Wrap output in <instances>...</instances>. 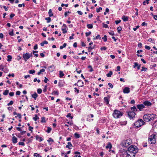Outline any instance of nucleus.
I'll return each instance as SVG.
<instances>
[{"instance_id": "6", "label": "nucleus", "mask_w": 157, "mask_h": 157, "mask_svg": "<svg viewBox=\"0 0 157 157\" xmlns=\"http://www.w3.org/2000/svg\"><path fill=\"white\" fill-rule=\"evenodd\" d=\"M132 143V141L131 140L128 139L126 140H123L122 143V146L127 147Z\"/></svg>"}, {"instance_id": "56", "label": "nucleus", "mask_w": 157, "mask_h": 157, "mask_svg": "<svg viewBox=\"0 0 157 157\" xmlns=\"http://www.w3.org/2000/svg\"><path fill=\"white\" fill-rule=\"evenodd\" d=\"M9 94L10 96H13L14 95V93L13 92H10Z\"/></svg>"}, {"instance_id": "48", "label": "nucleus", "mask_w": 157, "mask_h": 157, "mask_svg": "<svg viewBox=\"0 0 157 157\" xmlns=\"http://www.w3.org/2000/svg\"><path fill=\"white\" fill-rule=\"evenodd\" d=\"M62 30L63 33H65L67 32V31L65 29H62Z\"/></svg>"}, {"instance_id": "35", "label": "nucleus", "mask_w": 157, "mask_h": 157, "mask_svg": "<svg viewBox=\"0 0 157 157\" xmlns=\"http://www.w3.org/2000/svg\"><path fill=\"white\" fill-rule=\"evenodd\" d=\"M47 128H48V129H47V131H46V132H47L48 133H49L51 132V131L52 130V128H50V127H48Z\"/></svg>"}, {"instance_id": "23", "label": "nucleus", "mask_w": 157, "mask_h": 157, "mask_svg": "<svg viewBox=\"0 0 157 157\" xmlns=\"http://www.w3.org/2000/svg\"><path fill=\"white\" fill-rule=\"evenodd\" d=\"M8 59L7 60L8 61H10L12 59V57L10 55H8L7 56Z\"/></svg>"}, {"instance_id": "1", "label": "nucleus", "mask_w": 157, "mask_h": 157, "mask_svg": "<svg viewBox=\"0 0 157 157\" xmlns=\"http://www.w3.org/2000/svg\"><path fill=\"white\" fill-rule=\"evenodd\" d=\"M156 116V115L153 113L147 114L144 116L143 119L146 122H149L154 120Z\"/></svg>"}, {"instance_id": "12", "label": "nucleus", "mask_w": 157, "mask_h": 157, "mask_svg": "<svg viewBox=\"0 0 157 157\" xmlns=\"http://www.w3.org/2000/svg\"><path fill=\"white\" fill-rule=\"evenodd\" d=\"M73 146L71 143L70 142H68L67 143V145H66V147L68 148L69 149H71L72 148Z\"/></svg>"}, {"instance_id": "28", "label": "nucleus", "mask_w": 157, "mask_h": 157, "mask_svg": "<svg viewBox=\"0 0 157 157\" xmlns=\"http://www.w3.org/2000/svg\"><path fill=\"white\" fill-rule=\"evenodd\" d=\"M41 122L42 123H45L46 122V120H45V118L44 117H42L41 118Z\"/></svg>"}, {"instance_id": "30", "label": "nucleus", "mask_w": 157, "mask_h": 157, "mask_svg": "<svg viewBox=\"0 0 157 157\" xmlns=\"http://www.w3.org/2000/svg\"><path fill=\"white\" fill-rule=\"evenodd\" d=\"M102 38L104 39V42L106 41L107 40V37L106 35H104V37H103Z\"/></svg>"}, {"instance_id": "53", "label": "nucleus", "mask_w": 157, "mask_h": 157, "mask_svg": "<svg viewBox=\"0 0 157 157\" xmlns=\"http://www.w3.org/2000/svg\"><path fill=\"white\" fill-rule=\"evenodd\" d=\"M74 89H75V92H76L77 93H79V90L77 89V88L75 87Z\"/></svg>"}, {"instance_id": "21", "label": "nucleus", "mask_w": 157, "mask_h": 157, "mask_svg": "<svg viewBox=\"0 0 157 157\" xmlns=\"http://www.w3.org/2000/svg\"><path fill=\"white\" fill-rule=\"evenodd\" d=\"M59 77L60 78H62L64 75V73H63V72L61 71H59Z\"/></svg>"}, {"instance_id": "25", "label": "nucleus", "mask_w": 157, "mask_h": 157, "mask_svg": "<svg viewBox=\"0 0 157 157\" xmlns=\"http://www.w3.org/2000/svg\"><path fill=\"white\" fill-rule=\"evenodd\" d=\"M9 92V90H6L3 93V94L4 95H7L8 94Z\"/></svg>"}, {"instance_id": "52", "label": "nucleus", "mask_w": 157, "mask_h": 157, "mask_svg": "<svg viewBox=\"0 0 157 157\" xmlns=\"http://www.w3.org/2000/svg\"><path fill=\"white\" fill-rule=\"evenodd\" d=\"M139 25H137V26L136 28H133V30L134 31H136V30H137V29L138 28H139Z\"/></svg>"}, {"instance_id": "57", "label": "nucleus", "mask_w": 157, "mask_h": 157, "mask_svg": "<svg viewBox=\"0 0 157 157\" xmlns=\"http://www.w3.org/2000/svg\"><path fill=\"white\" fill-rule=\"evenodd\" d=\"M47 141L49 142H53V140L52 138H49L48 140H47Z\"/></svg>"}, {"instance_id": "14", "label": "nucleus", "mask_w": 157, "mask_h": 157, "mask_svg": "<svg viewBox=\"0 0 157 157\" xmlns=\"http://www.w3.org/2000/svg\"><path fill=\"white\" fill-rule=\"evenodd\" d=\"M126 153L127 154V155H126V157H135V155L134 154H129V152H127V151Z\"/></svg>"}, {"instance_id": "46", "label": "nucleus", "mask_w": 157, "mask_h": 157, "mask_svg": "<svg viewBox=\"0 0 157 157\" xmlns=\"http://www.w3.org/2000/svg\"><path fill=\"white\" fill-rule=\"evenodd\" d=\"M145 48L146 49H147L148 50H150L151 48L150 47L147 45H145Z\"/></svg>"}, {"instance_id": "50", "label": "nucleus", "mask_w": 157, "mask_h": 157, "mask_svg": "<svg viewBox=\"0 0 157 157\" xmlns=\"http://www.w3.org/2000/svg\"><path fill=\"white\" fill-rule=\"evenodd\" d=\"M9 34L11 36H13V30H12V31L9 32Z\"/></svg>"}, {"instance_id": "24", "label": "nucleus", "mask_w": 157, "mask_h": 157, "mask_svg": "<svg viewBox=\"0 0 157 157\" xmlns=\"http://www.w3.org/2000/svg\"><path fill=\"white\" fill-rule=\"evenodd\" d=\"M48 14L50 17H51L53 15V14L52 13V11L51 9L49 10L48 11Z\"/></svg>"}, {"instance_id": "17", "label": "nucleus", "mask_w": 157, "mask_h": 157, "mask_svg": "<svg viewBox=\"0 0 157 157\" xmlns=\"http://www.w3.org/2000/svg\"><path fill=\"white\" fill-rule=\"evenodd\" d=\"M17 138L15 136H13L12 138V141L13 143L15 144L17 142Z\"/></svg>"}, {"instance_id": "5", "label": "nucleus", "mask_w": 157, "mask_h": 157, "mask_svg": "<svg viewBox=\"0 0 157 157\" xmlns=\"http://www.w3.org/2000/svg\"><path fill=\"white\" fill-rule=\"evenodd\" d=\"M145 123L142 119L138 120L134 123V125L136 127L139 128L144 124Z\"/></svg>"}, {"instance_id": "54", "label": "nucleus", "mask_w": 157, "mask_h": 157, "mask_svg": "<svg viewBox=\"0 0 157 157\" xmlns=\"http://www.w3.org/2000/svg\"><path fill=\"white\" fill-rule=\"evenodd\" d=\"M102 8L100 7L99 8H98V9H97V12H100V10H102Z\"/></svg>"}, {"instance_id": "2", "label": "nucleus", "mask_w": 157, "mask_h": 157, "mask_svg": "<svg viewBox=\"0 0 157 157\" xmlns=\"http://www.w3.org/2000/svg\"><path fill=\"white\" fill-rule=\"evenodd\" d=\"M130 109L131 111H128L127 113L128 117L131 119L135 117L136 115L135 112L137 111V110L135 106L131 107Z\"/></svg>"}, {"instance_id": "9", "label": "nucleus", "mask_w": 157, "mask_h": 157, "mask_svg": "<svg viewBox=\"0 0 157 157\" xmlns=\"http://www.w3.org/2000/svg\"><path fill=\"white\" fill-rule=\"evenodd\" d=\"M144 105L147 106H149L151 105L152 103L150 101H145L143 102Z\"/></svg>"}, {"instance_id": "33", "label": "nucleus", "mask_w": 157, "mask_h": 157, "mask_svg": "<svg viewBox=\"0 0 157 157\" xmlns=\"http://www.w3.org/2000/svg\"><path fill=\"white\" fill-rule=\"evenodd\" d=\"M35 72L34 70H30L29 71V73L30 74H33Z\"/></svg>"}, {"instance_id": "31", "label": "nucleus", "mask_w": 157, "mask_h": 157, "mask_svg": "<svg viewBox=\"0 0 157 157\" xmlns=\"http://www.w3.org/2000/svg\"><path fill=\"white\" fill-rule=\"evenodd\" d=\"M67 117H70L71 119L73 118V117L71 116L70 113H68L66 116Z\"/></svg>"}, {"instance_id": "15", "label": "nucleus", "mask_w": 157, "mask_h": 157, "mask_svg": "<svg viewBox=\"0 0 157 157\" xmlns=\"http://www.w3.org/2000/svg\"><path fill=\"white\" fill-rule=\"evenodd\" d=\"M143 52V50H138L137 51V54H136V55L138 56V57H143V56L141 55H139V54L140 53V52Z\"/></svg>"}, {"instance_id": "10", "label": "nucleus", "mask_w": 157, "mask_h": 157, "mask_svg": "<svg viewBox=\"0 0 157 157\" xmlns=\"http://www.w3.org/2000/svg\"><path fill=\"white\" fill-rule=\"evenodd\" d=\"M136 107L140 111L142 110L144 108H145V107L143 104L138 105H137Z\"/></svg>"}, {"instance_id": "16", "label": "nucleus", "mask_w": 157, "mask_h": 157, "mask_svg": "<svg viewBox=\"0 0 157 157\" xmlns=\"http://www.w3.org/2000/svg\"><path fill=\"white\" fill-rule=\"evenodd\" d=\"M32 97L35 100H36L37 97H38V95L35 92L34 94L32 95Z\"/></svg>"}, {"instance_id": "18", "label": "nucleus", "mask_w": 157, "mask_h": 157, "mask_svg": "<svg viewBox=\"0 0 157 157\" xmlns=\"http://www.w3.org/2000/svg\"><path fill=\"white\" fill-rule=\"evenodd\" d=\"M112 147V146L111 143L108 142L107 146H106V148L107 149H111Z\"/></svg>"}, {"instance_id": "58", "label": "nucleus", "mask_w": 157, "mask_h": 157, "mask_svg": "<svg viewBox=\"0 0 157 157\" xmlns=\"http://www.w3.org/2000/svg\"><path fill=\"white\" fill-rule=\"evenodd\" d=\"M73 46L74 48H76L77 47V43L76 42H75L73 44Z\"/></svg>"}, {"instance_id": "49", "label": "nucleus", "mask_w": 157, "mask_h": 157, "mask_svg": "<svg viewBox=\"0 0 157 157\" xmlns=\"http://www.w3.org/2000/svg\"><path fill=\"white\" fill-rule=\"evenodd\" d=\"M18 144L19 145H21L23 146H24L25 145V143L23 142H19L18 143Z\"/></svg>"}, {"instance_id": "62", "label": "nucleus", "mask_w": 157, "mask_h": 157, "mask_svg": "<svg viewBox=\"0 0 157 157\" xmlns=\"http://www.w3.org/2000/svg\"><path fill=\"white\" fill-rule=\"evenodd\" d=\"M38 48L37 45V44H36L34 47L33 49L34 50L37 49Z\"/></svg>"}, {"instance_id": "55", "label": "nucleus", "mask_w": 157, "mask_h": 157, "mask_svg": "<svg viewBox=\"0 0 157 157\" xmlns=\"http://www.w3.org/2000/svg\"><path fill=\"white\" fill-rule=\"evenodd\" d=\"M134 65L133 66L134 67H137L138 66V63L136 62L134 63Z\"/></svg>"}, {"instance_id": "20", "label": "nucleus", "mask_w": 157, "mask_h": 157, "mask_svg": "<svg viewBox=\"0 0 157 157\" xmlns=\"http://www.w3.org/2000/svg\"><path fill=\"white\" fill-rule=\"evenodd\" d=\"M104 100L106 104H108L109 103V101L108 98L107 97H105L104 98Z\"/></svg>"}, {"instance_id": "36", "label": "nucleus", "mask_w": 157, "mask_h": 157, "mask_svg": "<svg viewBox=\"0 0 157 157\" xmlns=\"http://www.w3.org/2000/svg\"><path fill=\"white\" fill-rule=\"evenodd\" d=\"M34 156H36V157H42L40 155L37 153H34Z\"/></svg>"}, {"instance_id": "44", "label": "nucleus", "mask_w": 157, "mask_h": 157, "mask_svg": "<svg viewBox=\"0 0 157 157\" xmlns=\"http://www.w3.org/2000/svg\"><path fill=\"white\" fill-rule=\"evenodd\" d=\"M100 39L101 37H100V35H98L97 36H96L95 38H94V40H95L96 39H98V38Z\"/></svg>"}, {"instance_id": "34", "label": "nucleus", "mask_w": 157, "mask_h": 157, "mask_svg": "<svg viewBox=\"0 0 157 157\" xmlns=\"http://www.w3.org/2000/svg\"><path fill=\"white\" fill-rule=\"evenodd\" d=\"M117 32H118V33H120V31L122 30L121 27V26L118 27L117 28Z\"/></svg>"}, {"instance_id": "51", "label": "nucleus", "mask_w": 157, "mask_h": 157, "mask_svg": "<svg viewBox=\"0 0 157 157\" xmlns=\"http://www.w3.org/2000/svg\"><path fill=\"white\" fill-rule=\"evenodd\" d=\"M108 85L111 88H112L113 87V85L110 83H108Z\"/></svg>"}, {"instance_id": "40", "label": "nucleus", "mask_w": 157, "mask_h": 157, "mask_svg": "<svg viewBox=\"0 0 157 157\" xmlns=\"http://www.w3.org/2000/svg\"><path fill=\"white\" fill-rule=\"evenodd\" d=\"M122 20H128V17H125V16H123L122 17Z\"/></svg>"}, {"instance_id": "7", "label": "nucleus", "mask_w": 157, "mask_h": 157, "mask_svg": "<svg viewBox=\"0 0 157 157\" xmlns=\"http://www.w3.org/2000/svg\"><path fill=\"white\" fill-rule=\"evenodd\" d=\"M148 141L151 144H154L155 143V135H153L149 137Z\"/></svg>"}, {"instance_id": "19", "label": "nucleus", "mask_w": 157, "mask_h": 157, "mask_svg": "<svg viewBox=\"0 0 157 157\" xmlns=\"http://www.w3.org/2000/svg\"><path fill=\"white\" fill-rule=\"evenodd\" d=\"M74 136L76 139H78L80 138V135L77 132L75 133L74 134Z\"/></svg>"}, {"instance_id": "64", "label": "nucleus", "mask_w": 157, "mask_h": 157, "mask_svg": "<svg viewBox=\"0 0 157 157\" xmlns=\"http://www.w3.org/2000/svg\"><path fill=\"white\" fill-rule=\"evenodd\" d=\"M147 23H145V22H144L142 23L141 24V25L142 26H144L145 25H147Z\"/></svg>"}, {"instance_id": "63", "label": "nucleus", "mask_w": 157, "mask_h": 157, "mask_svg": "<svg viewBox=\"0 0 157 157\" xmlns=\"http://www.w3.org/2000/svg\"><path fill=\"white\" fill-rule=\"evenodd\" d=\"M14 14L13 13H11L10 15V17L11 19H12L13 17L14 16Z\"/></svg>"}, {"instance_id": "47", "label": "nucleus", "mask_w": 157, "mask_h": 157, "mask_svg": "<svg viewBox=\"0 0 157 157\" xmlns=\"http://www.w3.org/2000/svg\"><path fill=\"white\" fill-rule=\"evenodd\" d=\"M109 33L110 35L113 36L114 35V33L113 31H112L110 32H109Z\"/></svg>"}, {"instance_id": "32", "label": "nucleus", "mask_w": 157, "mask_h": 157, "mask_svg": "<svg viewBox=\"0 0 157 157\" xmlns=\"http://www.w3.org/2000/svg\"><path fill=\"white\" fill-rule=\"evenodd\" d=\"M88 68H90V70L89 71L90 72H92L94 70L92 68V66L91 65H89L88 66Z\"/></svg>"}, {"instance_id": "45", "label": "nucleus", "mask_w": 157, "mask_h": 157, "mask_svg": "<svg viewBox=\"0 0 157 157\" xmlns=\"http://www.w3.org/2000/svg\"><path fill=\"white\" fill-rule=\"evenodd\" d=\"M17 115V116H15V117L16 118L17 117H18V118L20 119H21V114L20 113H18Z\"/></svg>"}, {"instance_id": "61", "label": "nucleus", "mask_w": 157, "mask_h": 157, "mask_svg": "<svg viewBox=\"0 0 157 157\" xmlns=\"http://www.w3.org/2000/svg\"><path fill=\"white\" fill-rule=\"evenodd\" d=\"M21 94V92L19 91H17L16 92V94L17 95H19Z\"/></svg>"}, {"instance_id": "13", "label": "nucleus", "mask_w": 157, "mask_h": 157, "mask_svg": "<svg viewBox=\"0 0 157 157\" xmlns=\"http://www.w3.org/2000/svg\"><path fill=\"white\" fill-rule=\"evenodd\" d=\"M49 70L51 72H52L54 71V69L55 68V67L53 65H52L49 67H48Z\"/></svg>"}, {"instance_id": "42", "label": "nucleus", "mask_w": 157, "mask_h": 157, "mask_svg": "<svg viewBox=\"0 0 157 157\" xmlns=\"http://www.w3.org/2000/svg\"><path fill=\"white\" fill-rule=\"evenodd\" d=\"M13 101H11L10 102L7 104V105L9 106L10 105H12L13 104Z\"/></svg>"}, {"instance_id": "41", "label": "nucleus", "mask_w": 157, "mask_h": 157, "mask_svg": "<svg viewBox=\"0 0 157 157\" xmlns=\"http://www.w3.org/2000/svg\"><path fill=\"white\" fill-rule=\"evenodd\" d=\"M42 91V90L41 89H38L37 90V92L39 94H40L41 93Z\"/></svg>"}, {"instance_id": "8", "label": "nucleus", "mask_w": 157, "mask_h": 157, "mask_svg": "<svg viewBox=\"0 0 157 157\" xmlns=\"http://www.w3.org/2000/svg\"><path fill=\"white\" fill-rule=\"evenodd\" d=\"M23 57L25 61H26L27 60L29 59V53H24L23 54Z\"/></svg>"}, {"instance_id": "27", "label": "nucleus", "mask_w": 157, "mask_h": 157, "mask_svg": "<svg viewBox=\"0 0 157 157\" xmlns=\"http://www.w3.org/2000/svg\"><path fill=\"white\" fill-rule=\"evenodd\" d=\"M67 45V44L66 43H64L63 46H61L60 47V49H63L64 48H65L66 47Z\"/></svg>"}, {"instance_id": "3", "label": "nucleus", "mask_w": 157, "mask_h": 157, "mask_svg": "<svg viewBox=\"0 0 157 157\" xmlns=\"http://www.w3.org/2000/svg\"><path fill=\"white\" fill-rule=\"evenodd\" d=\"M138 150L136 146L131 145L128 148V152L129 153L135 155L138 152Z\"/></svg>"}, {"instance_id": "4", "label": "nucleus", "mask_w": 157, "mask_h": 157, "mask_svg": "<svg viewBox=\"0 0 157 157\" xmlns=\"http://www.w3.org/2000/svg\"><path fill=\"white\" fill-rule=\"evenodd\" d=\"M113 116L115 118H118L121 117L123 113L119 110H115L113 113Z\"/></svg>"}, {"instance_id": "60", "label": "nucleus", "mask_w": 157, "mask_h": 157, "mask_svg": "<svg viewBox=\"0 0 157 157\" xmlns=\"http://www.w3.org/2000/svg\"><path fill=\"white\" fill-rule=\"evenodd\" d=\"M121 20H116L115 21L116 24L117 25L118 23H120L121 22Z\"/></svg>"}, {"instance_id": "38", "label": "nucleus", "mask_w": 157, "mask_h": 157, "mask_svg": "<svg viewBox=\"0 0 157 157\" xmlns=\"http://www.w3.org/2000/svg\"><path fill=\"white\" fill-rule=\"evenodd\" d=\"M52 94H54V95L56 94L57 95H58L59 93H58V91H54L52 92Z\"/></svg>"}, {"instance_id": "59", "label": "nucleus", "mask_w": 157, "mask_h": 157, "mask_svg": "<svg viewBox=\"0 0 157 157\" xmlns=\"http://www.w3.org/2000/svg\"><path fill=\"white\" fill-rule=\"evenodd\" d=\"M44 78L45 79L44 80V82L45 83H46L47 82V81L48 80V79L46 77H45Z\"/></svg>"}, {"instance_id": "29", "label": "nucleus", "mask_w": 157, "mask_h": 157, "mask_svg": "<svg viewBox=\"0 0 157 157\" xmlns=\"http://www.w3.org/2000/svg\"><path fill=\"white\" fill-rule=\"evenodd\" d=\"M39 119V117L37 115H35V117L33 118V119L35 121H36L37 120Z\"/></svg>"}, {"instance_id": "11", "label": "nucleus", "mask_w": 157, "mask_h": 157, "mask_svg": "<svg viewBox=\"0 0 157 157\" xmlns=\"http://www.w3.org/2000/svg\"><path fill=\"white\" fill-rule=\"evenodd\" d=\"M130 89L128 87H125L123 90V92L124 94H128L130 92Z\"/></svg>"}, {"instance_id": "22", "label": "nucleus", "mask_w": 157, "mask_h": 157, "mask_svg": "<svg viewBox=\"0 0 157 157\" xmlns=\"http://www.w3.org/2000/svg\"><path fill=\"white\" fill-rule=\"evenodd\" d=\"M113 74V72L112 71H110L107 74L106 76L108 77H111V75Z\"/></svg>"}, {"instance_id": "39", "label": "nucleus", "mask_w": 157, "mask_h": 157, "mask_svg": "<svg viewBox=\"0 0 157 157\" xmlns=\"http://www.w3.org/2000/svg\"><path fill=\"white\" fill-rule=\"evenodd\" d=\"M147 68L143 67H142V69H141V71H145L147 70Z\"/></svg>"}, {"instance_id": "26", "label": "nucleus", "mask_w": 157, "mask_h": 157, "mask_svg": "<svg viewBox=\"0 0 157 157\" xmlns=\"http://www.w3.org/2000/svg\"><path fill=\"white\" fill-rule=\"evenodd\" d=\"M87 27L88 29H92L93 27V25L92 24H89L87 25Z\"/></svg>"}, {"instance_id": "37", "label": "nucleus", "mask_w": 157, "mask_h": 157, "mask_svg": "<svg viewBox=\"0 0 157 157\" xmlns=\"http://www.w3.org/2000/svg\"><path fill=\"white\" fill-rule=\"evenodd\" d=\"M103 25V27L105 28H109L107 24H105L104 23H102Z\"/></svg>"}, {"instance_id": "43", "label": "nucleus", "mask_w": 157, "mask_h": 157, "mask_svg": "<svg viewBox=\"0 0 157 157\" xmlns=\"http://www.w3.org/2000/svg\"><path fill=\"white\" fill-rule=\"evenodd\" d=\"M91 33L90 31L89 32H86V36H88L90 35Z\"/></svg>"}]
</instances>
